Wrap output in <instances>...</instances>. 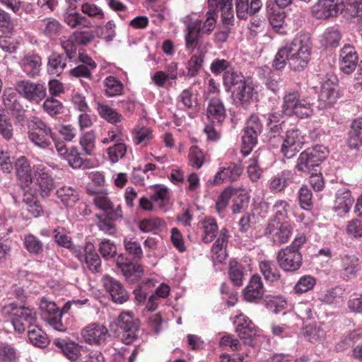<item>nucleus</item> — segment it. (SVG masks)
Listing matches in <instances>:
<instances>
[{"instance_id":"20","label":"nucleus","mask_w":362,"mask_h":362,"mask_svg":"<svg viewBox=\"0 0 362 362\" xmlns=\"http://www.w3.org/2000/svg\"><path fill=\"white\" fill-rule=\"evenodd\" d=\"M264 293V289L261 277L257 274L253 275L244 289V298L248 302H254L262 298Z\"/></svg>"},{"instance_id":"16","label":"nucleus","mask_w":362,"mask_h":362,"mask_svg":"<svg viewBox=\"0 0 362 362\" xmlns=\"http://www.w3.org/2000/svg\"><path fill=\"white\" fill-rule=\"evenodd\" d=\"M254 95L255 90L252 84L245 81L233 91V103L236 106H241L246 109L252 100Z\"/></svg>"},{"instance_id":"47","label":"nucleus","mask_w":362,"mask_h":362,"mask_svg":"<svg viewBox=\"0 0 362 362\" xmlns=\"http://www.w3.org/2000/svg\"><path fill=\"white\" fill-rule=\"evenodd\" d=\"M341 39V32L337 28L331 27L325 31L321 41L327 47H336L339 46Z\"/></svg>"},{"instance_id":"8","label":"nucleus","mask_w":362,"mask_h":362,"mask_svg":"<svg viewBox=\"0 0 362 362\" xmlns=\"http://www.w3.org/2000/svg\"><path fill=\"white\" fill-rule=\"evenodd\" d=\"M276 262L283 271L293 273L303 265V257L299 251L284 247L277 252Z\"/></svg>"},{"instance_id":"13","label":"nucleus","mask_w":362,"mask_h":362,"mask_svg":"<svg viewBox=\"0 0 362 362\" xmlns=\"http://www.w3.org/2000/svg\"><path fill=\"white\" fill-rule=\"evenodd\" d=\"M304 144V139L299 129H292L286 132L281 151L285 157L291 158L298 152Z\"/></svg>"},{"instance_id":"48","label":"nucleus","mask_w":362,"mask_h":362,"mask_svg":"<svg viewBox=\"0 0 362 362\" xmlns=\"http://www.w3.org/2000/svg\"><path fill=\"white\" fill-rule=\"evenodd\" d=\"M134 141L136 145L146 146L153 138L152 130L146 127H136L133 130Z\"/></svg>"},{"instance_id":"33","label":"nucleus","mask_w":362,"mask_h":362,"mask_svg":"<svg viewBox=\"0 0 362 362\" xmlns=\"http://www.w3.org/2000/svg\"><path fill=\"white\" fill-rule=\"evenodd\" d=\"M347 144L350 148L358 149L362 145V117L354 119L349 132Z\"/></svg>"},{"instance_id":"6","label":"nucleus","mask_w":362,"mask_h":362,"mask_svg":"<svg viewBox=\"0 0 362 362\" xmlns=\"http://www.w3.org/2000/svg\"><path fill=\"white\" fill-rule=\"evenodd\" d=\"M263 129L259 118L252 115L247 121L244 134L242 137L243 148L241 152L244 156H247L252 151L253 146L257 144V136Z\"/></svg>"},{"instance_id":"55","label":"nucleus","mask_w":362,"mask_h":362,"mask_svg":"<svg viewBox=\"0 0 362 362\" xmlns=\"http://www.w3.org/2000/svg\"><path fill=\"white\" fill-rule=\"evenodd\" d=\"M65 159L68 161L69 165L73 168L88 167L86 160L81 156V154L76 147H72L71 149H69V152L66 156Z\"/></svg>"},{"instance_id":"26","label":"nucleus","mask_w":362,"mask_h":362,"mask_svg":"<svg viewBox=\"0 0 362 362\" xmlns=\"http://www.w3.org/2000/svg\"><path fill=\"white\" fill-rule=\"evenodd\" d=\"M235 3L236 15L240 19L255 14L262 6L261 0H235Z\"/></svg>"},{"instance_id":"42","label":"nucleus","mask_w":362,"mask_h":362,"mask_svg":"<svg viewBox=\"0 0 362 362\" xmlns=\"http://www.w3.org/2000/svg\"><path fill=\"white\" fill-rule=\"evenodd\" d=\"M97 110L100 116L111 124L119 123L123 119L120 113L106 104L98 103Z\"/></svg>"},{"instance_id":"59","label":"nucleus","mask_w":362,"mask_h":362,"mask_svg":"<svg viewBox=\"0 0 362 362\" xmlns=\"http://www.w3.org/2000/svg\"><path fill=\"white\" fill-rule=\"evenodd\" d=\"M14 129L10 119L5 115L0 117V136L6 141L13 138Z\"/></svg>"},{"instance_id":"3","label":"nucleus","mask_w":362,"mask_h":362,"mask_svg":"<svg viewBox=\"0 0 362 362\" xmlns=\"http://www.w3.org/2000/svg\"><path fill=\"white\" fill-rule=\"evenodd\" d=\"M328 150L323 145H316L308 148L299 155L296 168L300 171L310 173L318 171L321 163L327 157Z\"/></svg>"},{"instance_id":"37","label":"nucleus","mask_w":362,"mask_h":362,"mask_svg":"<svg viewBox=\"0 0 362 362\" xmlns=\"http://www.w3.org/2000/svg\"><path fill=\"white\" fill-rule=\"evenodd\" d=\"M191 25L189 22L187 25L186 33L185 35V47L189 52L197 50L198 46H202L201 39L202 34Z\"/></svg>"},{"instance_id":"7","label":"nucleus","mask_w":362,"mask_h":362,"mask_svg":"<svg viewBox=\"0 0 362 362\" xmlns=\"http://www.w3.org/2000/svg\"><path fill=\"white\" fill-rule=\"evenodd\" d=\"M16 91L26 100L39 103L47 95V88L44 83H34L29 80L18 81Z\"/></svg>"},{"instance_id":"46","label":"nucleus","mask_w":362,"mask_h":362,"mask_svg":"<svg viewBox=\"0 0 362 362\" xmlns=\"http://www.w3.org/2000/svg\"><path fill=\"white\" fill-rule=\"evenodd\" d=\"M56 345L62 349L63 354L71 361L78 359L80 354V346L73 341L64 340L56 342Z\"/></svg>"},{"instance_id":"31","label":"nucleus","mask_w":362,"mask_h":362,"mask_svg":"<svg viewBox=\"0 0 362 362\" xmlns=\"http://www.w3.org/2000/svg\"><path fill=\"white\" fill-rule=\"evenodd\" d=\"M228 230L226 228H222L219 235L211 247L213 258L219 262H222L226 259V247L228 241Z\"/></svg>"},{"instance_id":"17","label":"nucleus","mask_w":362,"mask_h":362,"mask_svg":"<svg viewBox=\"0 0 362 362\" xmlns=\"http://www.w3.org/2000/svg\"><path fill=\"white\" fill-rule=\"evenodd\" d=\"M206 117L210 123L213 124H221L226 117V111L223 103L218 98L209 99Z\"/></svg>"},{"instance_id":"40","label":"nucleus","mask_w":362,"mask_h":362,"mask_svg":"<svg viewBox=\"0 0 362 362\" xmlns=\"http://www.w3.org/2000/svg\"><path fill=\"white\" fill-rule=\"evenodd\" d=\"M57 197L66 206H72L78 200L76 189L69 186H62L56 192Z\"/></svg>"},{"instance_id":"52","label":"nucleus","mask_w":362,"mask_h":362,"mask_svg":"<svg viewBox=\"0 0 362 362\" xmlns=\"http://www.w3.org/2000/svg\"><path fill=\"white\" fill-rule=\"evenodd\" d=\"M95 217L98 218L96 225L100 230L110 235H114L116 233L117 229L113 223L114 220L110 219L107 215L96 214Z\"/></svg>"},{"instance_id":"27","label":"nucleus","mask_w":362,"mask_h":362,"mask_svg":"<svg viewBox=\"0 0 362 362\" xmlns=\"http://www.w3.org/2000/svg\"><path fill=\"white\" fill-rule=\"evenodd\" d=\"M41 65L42 59L36 54H26L20 61V66L23 71L32 78L39 74Z\"/></svg>"},{"instance_id":"36","label":"nucleus","mask_w":362,"mask_h":362,"mask_svg":"<svg viewBox=\"0 0 362 362\" xmlns=\"http://www.w3.org/2000/svg\"><path fill=\"white\" fill-rule=\"evenodd\" d=\"M259 268L266 281L275 283L281 279V274L273 261L262 260Z\"/></svg>"},{"instance_id":"56","label":"nucleus","mask_w":362,"mask_h":362,"mask_svg":"<svg viewBox=\"0 0 362 362\" xmlns=\"http://www.w3.org/2000/svg\"><path fill=\"white\" fill-rule=\"evenodd\" d=\"M164 226V221L159 218H144L139 222V228L144 233L153 232Z\"/></svg>"},{"instance_id":"4","label":"nucleus","mask_w":362,"mask_h":362,"mask_svg":"<svg viewBox=\"0 0 362 362\" xmlns=\"http://www.w3.org/2000/svg\"><path fill=\"white\" fill-rule=\"evenodd\" d=\"M115 332L117 337L125 344L134 342L138 337L140 326L139 319L134 317L132 313L123 312L117 317Z\"/></svg>"},{"instance_id":"50","label":"nucleus","mask_w":362,"mask_h":362,"mask_svg":"<svg viewBox=\"0 0 362 362\" xmlns=\"http://www.w3.org/2000/svg\"><path fill=\"white\" fill-rule=\"evenodd\" d=\"M108 159L112 163H116L124 157L127 146L123 142H118L107 148Z\"/></svg>"},{"instance_id":"60","label":"nucleus","mask_w":362,"mask_h":362,"mask_svg":"<svg viewBox=\"0 0 362 362\" xmlns=\"http://www.w3.org/2000/svg\"><path fill=\"white\" fill-rule=\"evenodd\" d=\"M290 52L291 49L288 48V45H286L279 49L273 61V66L276 69L280 70L285 66L286 61L288 62Z\"/></svg>"},{"instance_id":"29","label":"nucleus","mask_w":362,"mask_h":362,"mask_svg":"<svg viewBox=\"0 0 362 362\" xmlns=\"http://www.w3.org/2000/svg\"><path fill=\"white\" fill-rule=\"evenodd\" d=\"M232 1L233 0H208L209 9L215 12L220 9L223 23L230 25L234 18Z\"/></svg>"},{"instance_id":"64","label":"nucleus","mask_w":362,"mask_h":362,"mask_svg":"<svg viewBox=\"0 0 362 362\" xmlns=\"http://www.w3.org/2000/svg\"><path fill=\"white\" fill-rule=\"evenodd\" d=\"M316 281L315 279L311 276H302L294 287L295 292L297 293H302L312 289L315 286Z\"/></svg>"},{"instance_id":"21","label":"nucleus","mask_w":362,"mask_h":362,"mask_svg":"<svg viewBox=\"0 0 362 362\" xmlns=\"http://www.w3.org/2000/svg\"><path fill=\"white\" fill-rule=\"evenodd\" d=\"M354 201L350 190L347 188H341L336 193L333 209L339 216H342L349 211Z\"/></svg>"},{"instance_id":"44","label":"nucleus","mask_w":362,"mask_h":362,"mask_svg":"<svg viewBox=\"0 0 362 362\" xmlns=\"http://www.w3.org/2000/svg\"><path fill=\"white\" fill-rule=\"evenodd\" d=\"M28 334L30 341L35 346L45 347L49 343L47 334L36 325L28 329Z\"/></svg>"},{"instance_id":"49","label":"nucleus","mask_w":362,"mask_h":362,"mask_svg":"<svg viewBox=\"0 0 362 362\" xmlns=\"http://www.w3.org/2000/svg\"><path fill=\"white\" fill-rule=\"evenodd\" d=\"M343 295L344 290L340 287H335L321 295L319 300L326 304H337L344 300Z\"/></svg>"},{"instance_id":"34","label":"nucleus","mask_w":362,"mask_h":362,"mask_svg":"<svg viewBox=\"0 0 362 362\" xmlns=\"http://www.w3.org/2000/svg\"><path fill=\"white\" fill-rule=\"evenodd\" d=\"M16 169L21 185L28 187L32 182V176L30 164L25 156H21L16 161Z\"/></svg>"},{"instance_id":"25","label":"nucleus","mask_w":362,"mask_h":362,"mask_svg":"<svg viewBox=\"0 0 362 362\" xmlns=\"http://www.w3.org/2000/svg\"><path fill=\"white\" fill-rule=\"evenodd\" d=\"M336 83L331 79H325L320 87L319 100L325 107L332 105L336 103L337 93Z\"/></svg>"},{"instance_id":"43","label":"nucleus","mask_w":362,"mask_h":362,"mask_svg":"<svg viewBox=\"0 0 362 362\" xmlns=\"http://www.w3.org/2000/svg\"><path fill=\"white\" fill-rule=\"evenodd\" d=\"M105 95L108 97H115L122 94L124 86L122 83L113 76H109L104 80Z\"/></svg>"},{"instance_id":"15","label":"nucleus","mask_w":362,"mask_h":362,"mask_svg":"<svg viewBox=\"0 0 362 362\" xmlns=\"http://www.w3.org/2000/svg\"><path fill=\"white\" fill-rule=\"evenodd\" d=\"M102 281L115 303L122 304L128 300V293L119 281L110 276L103 277Z\"/></svg>"},{"instance_id":"22","label":"nucleus","mask_w":362,"mask_h":362,"mask_svg":"<svg viewBox=\"0 0 362 362\" xmlns=\"http://www.w3.org/2000/svg\"><path fill=\"white\" fill-rule=\"evenodd\" d=\"M37 181L41 196L43 197H48L54 186L49 169L42 165H38L37 167Z\"/></svg>"},{"instance_id":"39","label":"nucleus","mask_w":362,"mask_h":362,"mask_svg":"<svg viewBox=\"0 0 362 362\" xmlns=\"http://www.w3.org/2000/svg\"><path fill=\"white\" fill-rule=\"evenodd\" d=\"M3 102L5 107L12 112V114L18 117L23 118L24 110L21 105L16 103V94L11 90H6L3 94Z\"/></svg>"},{"instance_id":"53","label":"nucleus","mask_w":362,"mask_h":362,"mask_svg":"<svg viewBox=\"0 0 362 362\" xmlns=\"http://www.w3.org/2000/svg\"><path fill=\"white\" fill-rule=\"evenodd\" d=\"M80 144L87 156H92L95 148V135L93 131L88 132L80 139Z\"/></svg>"},{"instance_id":"51","label":"nucleus","mask_w":362,"mask_h":362,"mask_svg":"<svg viewBox=\"0 0 362 362\" xmlns=\"http://www.w3.org/2000/svg\"><path fill=\"white\" fill-rule=\"evenodd\" d=\"M202 227L204 230L203 241L206 243H211L216 237L218 230V226L215 219L211 218L205 219L202 222Z\"/></svg>"},{"instance_id":"1","label":"nucleus","mask_w":362,"mask_h":362,"mask_svg":"<svg viewBox=\"0 0 362 362\" xmlns=\"http://www.w3.org/2000/svg\"><path fill=\"white\" fill-rule=\"evenodd\" d=\"M313 104L307 99L301 98L299 91L293 90L285 93L283 97L281 112H273L268 115L267 124L284 123L283 114L287 116L296 115L306 118L313 114Z\"/></svg>"},{"instance_id":"12","label":"nucleus","mask_w":362,"mask_h":362,"mask_svg":"<svg viewBox=\"0 0 362 362\" xmlns=\"http://www.w3.org/2000/svg\"><path fill=\"white\" fill-rule=\"evenodd\" d=\"M83 339L91 345L104 343L109 336L107 328L103 324L94 322L88 325L81 331Z\"/></svg>"},{"instance_id":"30","label":"nucleus","mask_w":362,"mask_h":362,"mask_svg":"<svg viewBox=\"0 0 362 362\" xmlns=\"http://www.w3.org/2000/svg\"><path fill=\"white\" fill-rule=\"evenodd\" d=\"M217 13L214 10H210L206 12L205 19L190 21L189 23L192 25L196 27L197 30L202 35H209L215 28L216 24Z\"/></svg>"},{"instance_id":"63","label":"nucleus","mask_w":362,"mask_h":362,"mask_svg":"<svg viewBox=\"0 0 362 362\" xmlns=\"http://www.w3.org/2000/svg\"><path fill=\"white\" fill-rule=\"evenodd\" d=\"M247 173L252 182H257L259 180L262 170L259 167L257 157L253 156L248 160Z\"/></svg>"},{"instance_id":"57","label":"nucleus","mask_w":362,"mask_h":362,"mask_svg":"<svg viewBox=\"0 0 362 362\" xmlns=\"http://www.w3.org/2000/svg\"><path fill=\"white\" fill-rule=\"evenodd\" d=\"M66 24L71 28H76L78 25L88 28L90 26V21L78 12L69 13L64 18Z\"/></svg>"},{"instance_id":"41","label":"nucleus","mask_w":362,"mask_h":362,"mask_svg":"<svg viewBox=\"0 0 362 362\" xmlns=\"http://www.w3.org/2000/svg\"><path fill=\"white\" fill-rule=\"evenodd\" d=\"M245 267L236 260H230L228 266V276L232 283L236 286L243 285L245 276Z\"/></svg>"},{"instance_id":"9","label":"nucleus","mask_w":362,"mask_h":362,"mask_svg":"<svg viewBox=\"0 0 362 362\" xmlns=\"http://www.w3.org/2000/svg\"><path fill=\"white\" fill-rule=\"evenodd\" d=\"M42 317L53 329L59 332H65L66 326L62 322V313L53 301L42 298L40 303Z\"/></svg>"},{"instance_id":"24","label":"nucleus","mask_w":362,"mask_h":362,"mask_svg":"<svg viewBox=\"0 0 362 362\" xmlns=\"http://www.w3.org/2000/svg\"><path fill=\"white\" fill-rule=\"evenodd\" d=\"M206 50L204 47L198 46L197 51L186 63L187 76L190 78L197 76L203 67Z\"/></svg>"},{"instance_id":"23","label":"nucleus","mask_w":362,"mask_h":362,"mask_svg":"<svg viewBox=\"0 0 362 362\" xmlns=\"http://www.w3.org/2000/svg\"><path fill=\"white\" fill-rule=\"evenodd\" d=\"M341 267L344 279L349 280L356 276L360 270L359 259L354 255H344L341 257Z\"/></svg>"},{"instance_id":"28","label":"nucleus","mask_w":362,"mask_h":362,"mask_svg":"<svg viewBox=\"0 0 362 362\" xmlns=\"http://www.w3.org/2000/svg\"><path fill=\"white\" fill-rule=\"evenodd\" d=\"M295 175V172L291 170H282L270 180V189L276 192L284 191L289 184L293 182Z\"/></svg>"},{"instance_id":"38","label":"nucleus","mask_w":362,"mask_h":362,"mask_svg":"<svg viewBox=\"0 0 362 362\" xmlns=\"http://www.w3.org/2000/svg\"><path fill=\"white\" fill-rule=\"evenodd\" d=\"M39 29L47 37L52 38L59 35L62 25L53 18H46L38 22Z\"/></svg>"},{"instance_id":"58","label":"nucleus","mask_w":362,"mask_h":362,"mask_svg":"<svg viewBox=\"0 0 362 362\" xmlns=\"http://www.w3.org/2000/svg\"><path fill=\"white\" fill-rule=\"evenodd\" d=\"M24 245L31 254L39 255L43 250L42 243L33 235L29 234L25 237Z\"/></svg>"},{"instance_id":"19","label":"nucleus","mask_w":362,"mask_h":362,"mask_svg":"<svg viewBox=\"0 0 362 362\" xmlns=\"http://www.w3.org/2000/svg\"><path fill=\"white\" fill-rule=\"evenodd\" d=\"M340 69L346 74L352 73L358 62V56L354 47L345 45L340 54Z\"/></svg>"},{"instance_id":"32","label":"nucleus","mask_w":362,"mask_h":362,"mask_svg":"<svg viewBox=\"0 0 362 362\" xmlns=\"http://www.w3.org/2000/svg\"><path fill=\"white\" fill-rule=\"evenodd\" d=\"M66 67V57L52 52L47 58V71L49 75L60 76Z\"/></svg>"},{"instance_id":"2","label":"nucleus","mask_w":362,"mask_h":362,"mask_svg":"<svg viewBox=\"0 0 362 362\" xmlns=\"http://www.w3.org/2000/svg\"><path fill=\"white\" fill-rule=\"evenodd\" d=\"M291 49L288 59L290 68L296 71H303L310 60L312 44L307 35H299L288 45Z\"/></svg>"},{"instance_id":"62","label":"nucleus","mask_w":362,"mask_h":362,"mask_svg":"<svg viewBox=\"0 0 362 362\" xmlns=\"http://www.w3.org/2000/svg\"><path fill=\"white\" fill-rule=\"evenodd\" d=\"M63 107L62 103L53 97L47 98L43 103L44 110L51 116L62 112Z\"/></svg>"},{"instance_id":"11","label":"nucleus","mask_w":362,"mask_h":362,"mask_svg":"<svg viewBox=\"0 0 362 362\" xmlns=\"http://www.w3.org/2000/svg\"><path fill=\"white\" fill-rule=\"evenodd\" d=\"M344 9L342 0H318L312 7V13L317 19L337 16Z\"/></svg>"},{"instance_id":"10","label":"nucleus","mask_w":362,"mask_h":362,"mask_svg":"<svg viewBox=\"0 0 362 362\" xmlns=\"http://www.w3.org/2000/svg\"><path fill=\"white\" fill-rule=\"evenodd\" d=\"M292 230V226L288 222H281L276 218H273L268 223L265 234L274 244H282L288 241Z\"/></svg>"},{"instance_id":"35","label":"nucleus","mask_w":362,"mask_h":362,"mask_svg":"<svg viewBox=\"0 0 362 362\" xmlns=\"http://www.w3.org/2000/svg\"><path fill=\"white\" fill-rule=\"evenodd\" d=\"M86 252L85 263L87 268L93 273H97L101 269V259L98 254L95 250L93 244L87 243L84 247Z\"/></svg>"},{"instance_id":"54","label":"nucleus","mask_w":362,"mask_h":362,"mask_svg":"<svg viewBox=\"0 0 362 362\" xmlns=\"http://www.w3.org/2000/svg\"><path fill=\"white\" fill-rule=\"evenodd\" d=\"M124 245L126 252L134 259H141L143 257V251L141 244L132 238H124Z\"/></svg>"},{"instance_id":"61","label":"nucleus","mask_w":362,"mask_h":362,"mask_svg":"<svg viewBox=\"0 0 362 362\" xmlns=\"http://www.w3.org/2000/svg\"><path fill=\"white\" fill-rule=\"evenodd\" d=\"M188 156L189 163L193 168L199 169L203 165L204 155L197 146H193L190 148Z\"/></svg>"},{"instance_id":"45","label":"nucleus","mask_w":362,"mask_h":362,"mask_svg":"<svg viewBox=\"0 0 362 362\" xmlns=\"http://www.w3.org/2000/svg\"><path fill=\"white\" fill-rule=\"evenodd\" d=\"M245 81V76L240 72L231 69L225 72L223 76V85L227 90H229L232 87L235 88L240 86Z\"/></svg>"},{"instance_id":"14","label":"nucleus","mask_w":362,"mask_h":362,"mask_svg":"<svg viewBox=\"0 0 362 362\" xmlns=\"http://www.w3.org/2000/svg\"><path fill=\"white\" fill-rule=\"evenodd\" d=\"M36 321V312L34 309L28 307H21L16 310L11 318V323L19 333L25 331V327L29 329L35 325Z\"/></svg>"},{"instance_id":"18","label":"nucleus","mask_w":362,"mask_h":362,"mask_svg":"<svg viewBox=\"0 0 362 362\" xmlns=\"http://www.w3.org/2000/svg\"><path fill=\"white\" fill-rule=\"evenodd\" d=\"M116 263L127 279L134 281L143 274L142 267L139 264L132 262L123 255H119L117 257Z\"/></svg>"},{"instance_id":"5","label":"nucleus","mask_w":362,"mask_h":362,"mask_svg":"<svg viewBox=\"0 0 362 362\" xmlns=\"http://www.w3.org/2000/svg\"><path fill=\"white\" fill-rule=\"evenodd\" d=\"M28 138L36 146L46 148L54 139L52 129L40 118L33 117L28 123Z\"/></svg>"}]
</instances>
